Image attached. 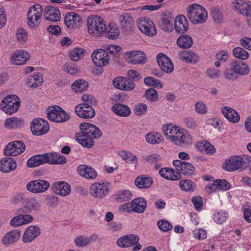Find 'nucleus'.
Returning <instances> with one entry per match:
<instances>
[{
  "mask_svg": "<svg viewBox=\"0 0 251 251\" xmlns=\"http://www.w3.org/2000/svg\"><path fill=\"white\" fill-rule=\"evenodd\" d=\"M81 132L76 134V138L80 144L84 147L90 148L94 146L93 139L102 135L100 130L95 125L82 123L79 126Z\"/></svg>",
  "mask_w": 251,
  "mask_h": 251,
  "instance_id": "f257e3e1",
  "label": "nucleus"
},
{
  "mask_svg": "<svg viewBox=\"0 0 251 251\" xmlns=\"http://www.w3.org/2000/svg\"><path fill=\"white\" fill-rule=\"evenodd\" d=\"M88 33L93 37L101 36L106 29L104 20L100 17L91 16L87 19Z\"/></svg>",
  "mask_w": 251,
  "mask_h": 251,
  "instance_id": "f03ea898",
  "label": "nucleus"
},
{
  "mask_svg": "<svg viewBox=\"0 0 251 251\" xmlns=\"http://www.w3.org/2000/svg\"><path fill=\"white\" fill-rule=\"evenodd\" d=\"M187 17L193 24H202L207 19L205 8L199 4H192L187 8Z\"/></svg>",
  "mask_w": 251,
  "mask_h": 251,
  "instance_id": "7ed1b4c3",
  "label": "nucleus"
},
{
  "mask_svg": "<svg viewBox=\"0 0 251 251\" xmlns=\"http://www.w3.org/2000/svg\"><path fill=\"white\" fill-rule=\"evenodd\" d=\"M42 12V7L40 4H35L29 8L27 11V24L30 28L34 29L39 26Z\"/></svg>",
  "mask_w": 251,
  "mask_h": 251,
  "instance_id": "20e7f679",
  "label": "nucleus"
},
{
  "mask_svg": "<svg viewBox=\"0 0 251 251\" xmlns=\"http://www.w3.org/2000/svg\"><path fill=\"white\" fill-rule=\"evenodd\" d=\"M47 111L48 119L52 122L63 123L70 119L69 114L58 106H50Z\"/></svg>",
  "mask_w": 251,
  "mask_h": 251,
  "instance_id": "39448f33",
  "label": "nucleus"
},
{
  "mask_svg": "<svg viewBox=\"0 0 251 251\" xmlns=\"http://www.w3.org/2000/svg\"><path fill=\"white\" fill-rule=\"evenodd\" d=\"M249 163L244 160L243 157L234 156L229 157L223 164V168L227 171L232 172L240 169L246 168Z\"/></svg>",
  "mask_w": 251,
  "mask_h": 251,
  "instance_id": "423d86ee",
  "label": "nucleus"
},
{
  "mask_svg": "<svg viewBox=\"0 0 251 251\" xmlns=\"http://www.w3.org/2000/svg\"><path fill=\"white\" fill-rule=\"evenodd\" d=\"M172 142L176 145L183 146L192 144L193 139L191 135L187 131L178 126L175 132Z\"/></svg>",
  "mask_w": 251,
  "mask_h": 251,
  "instance_id": "0eeeda50",
  "label": "nucleus"
},
{
  "mask_svg": "<svg viewBox=\"0 0 251 251\" xmlns=\"http://www.w3.org/2000/svg\"><path fill=\"white\" fill-rule=\"evenodd\" d=\"M89 192L90 195L93 198L101 200L107 195L108 189L107 186L104 183L95 182L90 186Z\"/></svg>",
  "mask_w": 251,
  "mask_h": 251,
  "instance_id": "6e6552de",
  "label": "nucleus"
},
{
  "mask_svg": "<svg viewBox=\"0 0 251 251\" xmlns=\"http://www.w3.org/2000/svg\"><path fill=\"white\" fill-rule=\"evenodd\" d=\"M140 30L149 36H153L156 34V29L153 23L149 18H142L137 22Z\"/></svg>",
  "mask_w": 251,
  "mask_h": 251,
  "instance_id": "1a4fd4ad",
  "label": "nucleus"
},
{
  "mask_svg": "<svg viewBox=\"0 0 251 251\" xmlns=\"http://www.w3.org/2000/svg\"><path fill=\"white\" fill-rule=\"evenodd\" d=\"M25 149L24 143L16 141L9 143L5 147L3 153L5 156H16L23 153Z\"/></svg>",
  "mask_w": 251,
  "mask_h": 251,
  "instance_id": "9d476101",
  "label": "nucleus"
},
{
  "mask_svg": "<svg viewBox=\"0 0 251 251\" xmlns=\"http://www.w3.org/2000/svg\"><path fill=\"white\" fill-rule=\"evenodd\" d=\"M49 187L50 183L43 179L32 180L26 184L27 190L30 192L36 194L46 191Z\"/></svg>",
  "mask_w": 251,
  "mask_h": 251,
  "instance_id": "9b49d317",
  "label": "nucleus"
},
{
  "mask_svg": "<svg viewBox=\"0 0 251 251\" xmlns=\"http://www.w3.org/2000/svg\"><path fill=\"white\" fill-rule=\"evenodd\" d=\"M30 128L33 135L40 136L48 131L49 125L47 121L41 118L35 119L32 121Z\"/></svg>",
  "mask_w": 251,
  "mask_h": 251,
  "instance_id": "f8f14e48",
  "label": "nucleus"
},
{
  "mask_svg": "<svg viewBox=\"0 0 251 251\" xmlns=\"http://www.w3.org/2000/svg\"><path fill=\"white\" fill-rule=\"evenodd\" d=\"M64 23L69 29L78 28L81 25L82 19L75 12H70L66 14L64 18Z\"/></svg>",
  "mask_w": 251,
  "mask_h": 251,
  "instance_id": "ddd939ff",
  "label": "nucleus"
},
{
  "mask_svg": "<svg viewBox=\"0 0 251 251\" xmlns=\"http://www.w3.org/2000/svg\"><path fill=\"white\" fill-rule=\"evenodd\" d=\"M92 59L94 63L100 67L107 65L109 61L108 52L102 49L95 50L92 54Z\"/></svg>",
  "mask_w": 251,
  "mask_h": 251,
  "instance_id": "4468645a",
  "label": "nucleus"
},
{
  "mask_svg": "<svg viewBox=\"0 0 251 251\" xmlns=\"http://www.w3.org/2000/svg\"><path fill=\"white\" fill-rule=\"evenodd\" d=\"M75 111L79 117L84 119H90L94 117L95 111L88 103H81L77 105Z\"/></svg>",
  "mask_w": 251,
  "mask_h": 251,
  "instance_id": "2eb2a0df",
  "label": "nucleus"
},
{
  "mask_svg": "<svg viewBox=\"0 0 251 251\" xmlns=\"http://www.w3.org/2000/svg\"><path fill=\"white\" fill-rule=\"evenodd\" d=\"M156 61L160 69L165 73L170 74L174 70V65L171 60L166 55L160 53L157 55Z\"/></svg>",
  "mask_w": 251,
  "mask_h": 251,
  "instance_id": "dca6fc26",
  "label": "nucleus"
},
{
  "mask_svg": "<svg viewBox=\"0 0 251 251\" xmlns=\"http://www.w3.org/2000/svg\"><path fill=\"white\" fill-rule=\"evenodd\" d=\"M125 55L127 62L132 64H144L146 62L145 54L140 51L133 50L126 52Z\"/></svg>",
  "mask_w": 251,
  "mask_h": 251,
  "instance_id": "f3484780",
  "label": "nucleus"
},
{
  "mask_svg": "<svg viewBox=\"0 0 251 251\" xmlns=\"http://www.w3.org/2000/svg\"><path fill=\"white\" fill-rule=\"evenodd\" d=\"M173 164L175 166L177 172H180L181 173L188 176L192 175L194 173L195 168L192 164L188 162L176 160L173 161Z\"/></svg>",
  "mask_w": 251,
  "mask_h": 251,
  "instance_id": "a211bd4d",
  "label": "nucleus"
},
{
  "mask_svg": "<svg viewBox=\"0 0 251 251\" xmlns=\"http://www.w3.org/2000/svg\"><path fill=\"white\" fill-rule=\"evenodd\" d=\"M233 3L235 11L244 16H251V2H247L243 0H235Z\"/></svg>",
  "mask_w": 251,
  "mask_h": 251,
  "instance_id": "6ab92c4d",
  "label": "nucleus"
},
{
  "mask_svg": "<svg viewBox=\"0 0 251 251\" xmlns=\"http://www.w3.org/2000/svg\"><path fill=\"white\" fill-rule=\"evenodd\" d=\"M30 58L29 53L24 50L16 51L11 56L10 60L13 64L22 65L25 64Z\"/></svg>",
  "mask_w": 251,
  "mask_h": 251,
  "instance_id": "aec40b11",
  "label": "nucleus"
},
{
  "mask_svg": "<svg viewBox=\"0 0 251 251\" xmlns=\"http://www.w3.org/2000/svg\"><path fill=\"white\" fill-rule=\"evenodd\" d=\"M44 16L46 19L52 21L58 22L61 18L59 10L52 5H48L44 10Z\"/></svg>",
  "mask_w": 251,
  "mask_h": 251,
  "instance_id": "412c9836",
  "label": "nucleus"
},
{
  "mask_svg": "<svg viewBox=\"0 0 251 251\" xmlns=\"http://www.w3.org/2000/svg\"><path fill=\"white\" fill-rule=\"evenodd\" d=\"M40 234V229L39 227L35 226H29L25 231L22 240L25 243H29L33 241Z\"/></svg>",
  "mask_w": 251,
  "mask_h": 251,
  "instance_id": "4be33fe9",
  "label": "nucleus"
},
{
  "mask_svg": "<svg viewBox=\"0 0 251 251\" xmlns=\"http://www.w3.org/2000/svg\"><path fill=\"white\" fill-rule=\"evenodd\" d=\"M139 237L135 234H129L119 238L117 242L120 247L127 248L138 243Z\"/></svg>",
  "mask_w": 251,
  "mask_h": 251,
  "instance_id": "5701e85b",
  "label": "nucleus"
},
{
  "mask_svg": "<svg viewBox=\"0 0 251 251\" xmlns=\"http://www.w3.org/2000/svg\"><path fill=\"white\" fill-rule=\"evenodd\" d=\"M52 189L56 194L62 196H66L71 192L70 185L64 181L54 183L52 186Z\"/></svg>",
  "mask_w": 251,
  "mask_h": 251,
  "instance_id": "b1692460",
  "label": "nucleus"
},
{
  "mask_svg": "<svg viewBox=\"0 0 251 251\" xmlns=\"http://www.w3.org/2000/svg\"><path fill=\"white\" fill-rule=\"evenodd\" d=\"M48 160V153L34 155L27 160V165L29 167H37L44 164H49Z\"/></svg>",
  "mask_w": 251,
  "mask_h": 251,
  "instance_id": "393cba45",
  "label": "nucleus"
},
{
  "mask_svg": "<svg viewBox=\"0 0 251 251\" xmlns=\"http://www.w3.org/2000/svg\"><path fill=\"white\" fill-rule=\"evenodd\" d=\"M78 173L82 177L86 179H93L97 176V173L92 167L86 165H81L77 167Z\"/></svg>",
  "mask_w": 251,
  "mask_h": 251,
  "instance_id": "a878e982",
  "label": "nucleus"
},
{
  "mask_svg": "<svg viewBox=\"0 0 251 251\" xmlns=\"http://www.w3.org/2000/svg\"><path fill=\"white\" fill-rule=\"evenodd\" d=\"M189 24L186 18L182 15L177 16L175 22V28L178 33H184L188 29Z\"/></svg>",
  "mask_w": 251,
  "mask_h": 251,
  "instance_id": "bb28decb",
  "label": "nucleus"
},
{
  "mask_svg": "<svg viewBox=\"0 0 251 251\" xmlns=\"http://www.w3.org/2000/svg\"><path fill=\"white\" fill-rule=\"evenodd\" d=\"M16 167V162L11 157H5L0 161V170L3 173H8L14 170Z\"/></svg>",
  "mask_w": 251,
  "mask_h": 251,
  "instance_id": "cd10ccee",
  "label": "nucleus"
},
{
  "mask_svg": "<svg viewBox=\"0 0 251 251\" xmlns=\"http://www.w3.org/2000/svg\"><path fill=\"white\" fill-rule=\"evenodd\" d=\"M159 174L162 177L171 180H178L181 177L180 173L175 171L170 168L161 169L159 171Z\"/></svg>",
  "mask_w": 251,
  "mask_h": 251,
  "instance_id": "c85d7f7f",
  "label": "nucleus"
},
{
  "mask_svg": "<svg viewBox=\"0 0 251 251\" xmlns=\"http://www.w3.org/2000/svg\"><path fill=\"white\" fill-rule=\"evenodd\" d=\"M230 64L234 71L238 75H246L249 74L250 68L248 65L241 61H233Z\"/></svg>",
  "mask_w": 251,
  "mask_h": 251,
  "instance_id": "c756f323",
  "label": "nucleus"
},
{
  "mask_svg": "<svg viewBox=\"0 0 251 251\" xmlns=\"http://www.w3.org/2000/svg\"><path fill=\"white\" fill-rule=\"evenodd\" d=\"M21 232L19 230H13L6 233L2 238V243L4 245H9L18 240Z\"/></svg>",
  "mask_w": 251,
  "mask_h": 251,
  "instance_id": "7c9ffc66",
  "label": "nucleus"
},
{
  "mask_svg": "<svg viewBox=\"0 0 251 251\" xmlns=\"http://www.w3.org/2000/svg\"><path fill=\"white\" fill-rule=\"evenodd\" d=\"M111 110L116 115L123 117L128 116L131 113L128 106L119 103L114 104L112 106Z\"/></svg>",
  "mask_w": 251,
  "mask_h": 251,
  "instance_id": "2f4dec72",
  "label": "nucleus"
},
{
  "mask_svg": "<svg viewBox=\"0 0 251 251\" xmlns=\"http://www.w3.org/2000/svg\"><path fill=\"white\" fill-rule=\"evenodd\" d=\"M222 112L224 116L230 122L237 123L240 120L239 114L230 107H224L222 109Z\"/></svg>",
  "mask_w": 251,
  "mask_h": 251,
  "instance_id": "473e14b6",
  "label": "nucleus"
},
{
  "mask_svg": "<svg viewBox=\"0 0 251 251\" xmlns=\"http://www.w3.org/2000/svg\"><path fill=\"white\" fill-rule=\"evenodd\" d=\"M131 203L132 211L136 213H143L147 207V202L143 198L134 199Z\"/></svg>",
  "mask_w": 251,
  "mask_h": 251,
  "instance_id": "72a5a7b5",
  "label": "nucleus"
},
{
  "mask_svg": "<svg viewBox=\"0 0 251 251\" xmlns=\"http://www.w3.org/2000/svg\"><path fill=\"white\" fill-rule=\"evenodd\" d=\"M180 59L186 63H196L199 61V57L195 52L188 50H182L179 53Z\"/></svg>",
  "mask_w": 251,
  "mask_h": 251,
  "instance_id": "f704fd0d",
  "label": "nucleus"
},
{
  "mask_svg": "<svg viewBox=\"0 0 251 251\" xmlns=\"http://www.w3.org/2000/svg\"><path fill=\"white\" fill-rule=\"evenodd\" d=\"M152 180L151 177L144 176H138L135 180V185L139 189L149 188L152 184Z\"/></svg>",
  "mask_w": 251,
  "mask_h": 251,
  "instance_id": "c9c22d12",
  "label": "nucleus"
},
{
  "mask_svg": "<svg viewBox=\"0 0 251 251\" xmlns=\"http://www.w3.org/2000/svg\"><path fill=\"white\" fill-rule=\"evenodd\" d=\"M49 164H64L66 162L65 157L55 152L48 153Z\"/></svg>",
  "mask_w": 251,
  "mask_h": 251,
  "instance_id": "e433bc0d",
  "label": "nucleus"
},
{
  "mask_svg": "<svg viewBox=\"0 0 251 251\" xmlns=\"http://www.w3.org/2000/svg\"><path fill=\"white\" fill-rule=\"evenodd\" d=\"M177 44L181 48L188 49L191 47L193 44L192 38L187 35L180 36L177 40Z\"/></svg>",
  "mask_w": 251,
  "mask_h": 251,
  "instance_id": "4c0bfd02",
  "label": "nucleus"
},
{
  "mask_svg": "<svg viewBox=\"0 0 251 251\" xmlns=\"http://www.w3.org/2000/svg\"><path fill=\"white\" fill-rule=\"evenodd\" d=\"M15 36L17 42L22 45H25L28 39L27 32L23 27H19L17 29Z\"/></svg>",
  "mask_w": 251,
  "mask_h": 251,
  "instance_id": "58836bf2",
  "label": "nucleus"
},
{
  "mask_svg": "<svg viewBox=\"0 0 251 251\" xmlns=\"http://www.w3.org/2000/svg\"><path fill=\"white\" fill-rule=\"evenodd\" d=\"M172 124L164 125L162 127V130L166 138L172 142L173 137L177 127Z\"/></svg>",
  "mask_w": 251,
  "mask_h": 251,
  "instance_id": "ea45409f",
  "label": "nucleus"
},
{
  "mask_svg": "<svg viewBox=\"0 0 251 251\" xmlns=\"http://www.w3.org/2000/svg\"><path fill=\"white\" fill-rule=\"evenodd\" d=\"M197 147L200 151H205L207 154H212L216 151L214 146L206 141L198 143Z\"/></svg>",
  "mask_w": 251,
  "mask_h": 251,
  "instance_id": "a19ab883",
  "label": "nucleus"
},
{
  "mask_svg": "<svg viewBox=\"0 0 251 251\" xmlns=\"http://www.w3.org/2000/svg\"><path fill=\"white\" fill-rule=\"evenodd\" d=\"M116 200L119 202L127 201L132 198V193L128 190L119 191L115 195Z\"/></svg>",
  "mask_w": 251,
  "mask_h": 251,
  "instance_id": "79ce46f5",
  "label": "nucleus"
},
{
  "mask_svg": "<svg viewBox=\"0 0 251 251\" xmlns=\"http://www.w3.org/2000/svg\"><path fill=\"white\" fill-rule=\"evenodd\" d=\"M25 206L26 209L30 211H38L40 209L41 205L36 199L28 197Z\"/></svg>",
  "mask_w": 251,
  "mask_h": 251,
  "instance_id": "37998d69",
  "label": "nucleus"
},
{
  "mask_svg": "<svg viewBox=\"0 0 251 251\" xmlns=\"http://www.w3.org/2000/svg\"><path fill=\"white\" fill-rule=\"evenodd\" d=\"M146 140L148 143L152 145L159 144L162 141L160 134L155 132L147 134L146 135Z\"/></svg>",
  "mask_w": 251,
  "mask_h": 251,
  "instance_id": "c03bdc74",
  "label": "nucleus"
},
{
  "mask_svg": "<svg viewBox=\"0 0 251 251\" xmlns=\"http://www.w3.org/2000/svg\"><path fill=\"white\" fill-rule=\"evenodd\" d=\"M20 104L19 103H14L12 104H5V103H0V109L3 111L6 114H8L11 115L15 112H16L19 108Z\"/></svg>",
  "mask_w": 251,
  "mask_h": 251,
  "instance_id": "a18cd8bd",
  "label": "nucleus"
},
{
  "mask_svg": "<svg viewBox=\"0 0 251 251\" xmlns=\"http://www.w3.org/2000/svg\"><path fill=\"white\" fill-rule=\"evenodd\" d=\"M171 18L167 16L163 17L159 22L160 28L165 31H171L173 29Z\"/></svg>",
  "mask_w": 251,
  "mask_h": 251,
  "instance_id": "49530a36",
  "label": "nucleus"
},
{
  "mask_svg": "<svg viewBox=\"0 0 251 251\" xmlns=\"http://www.w3.org/2000/svg\"><path fill=\"white\" fill-rule=\"evenodd\" d=\"M70 58L71 60L76 62L85 55V50L83 48H75L70 52Z\"/></svg>",
  "mask_w": 251,
  "mask_h": 251,
  "instance_id": "de8ad7c7",
  "label": "nucleus"
},
{
  "mask_svg": "<svg viewBox=\"0 0 251 251\" xmlns=\"http://www.w3.org/2000/svg\"><path fill=\"white\" fill-rule=\"evenodd\" d=\"M88 84L84 80L80 79L75 81L72 85V88L76 92H82L86 90Z\"/></svg>",
  "mask_w": 251,
  "mask_h": 251,
  "instance_id": "09e8293b",
  "label": "nucleus"
},
{
  "mask_svg": "<svg viewBox=\"0 0 251 251\" xmlns=\"http://www.w3.org/2000/svg\"><path fill=\"white\" fill-rule=\"evenodd\" d=\"M119 22L120 25L123 27H126L130 26L133 22V19L131 16L127 13H124L119 16Z\"/></svg>",
  "mask_w": 251,
  "mask_h": 251,
  "instance_id": "8fccbe9b",
  "label": "nucleus"
},
{
  "mask_svg": "<svg viewBox=\"0 0 251 251\" xmlns=\"http://www.w3.org/2000/svg\"><path fill=\"white\" fill-rule=\"evenodd\" d=\"M119 155L122 157L126 163L136 164L137 162L136 156L131 153H127L125 151H122L119 152Z\"/></svg>",
  "mask_w": 251,
  "mask_h": 251,
  "instance_id": "3c124183",
  "label": "nucleus"
},
{
  "mask_svg": "<svg viewBox=\"0 0 251 251\" xmlns=\"http://www.w3.org/2000/svg\"><path fill=\"white\" fill-rule=\"evenodd\" d=\"M233 54L236 58L242 60L247 59L249 56L248 52L240 47L234 48L233 50Z\"/></svg>",
  "mask_w": 251,
  "mask_h": 251,
  "instance_id": "603ef678",
  "label": "nucleus"
},
{
  "mask_svg": "<svg viewBox=\"0 0 251 251\" xmlns=\"http://www.w3.org/2000/svg\"><path fill=\"white\" fill-rule=\"evenodd\" d=\"M22 123H23V121L21 119L13 117L6 119L4 122V126L7 128L11 129L20 125Z\"/></svg>",
  "mask_w": 251,
  "mask_h": 251,
  "instance_id": "864d4df0",
  "label": "nucleus"
},
{
  "mask_svg": "<svg viewBox=\"0 0 251 251\" xmlns=\"http://www.w3.org/2000/svg\"><path fill=\"white\" fill-rule=\"evenodd\" d=\"M214 184L216 185V188L218 191H226L229 189L230 184L225 179H216L214 180Z\"/></svg>",
  "mask_w": 251,
  "mask_h": 251,
  "instance_id": "5fc2aeb1",
  "label": "nucleus"
},
{
  "mask_svg": "<svg viewBox=\"0 0 251 251\" xmlns=\"http://www.w3.org/2000/svg\"><path fill=\"white\" fill-rule=\"evenodd\" d=\"M25 211L22 209H19L18 210L19 215L13 217L10 222V224L12 227H17L24 225L22 220V214L21 213Z\"/></svg>",
  "mask_w": 251,
  "mask_h": 251,
  "instance_id": "6e6d98bb",
  "label": "nucleus"
},
{
  "mask_svg": "<svg viewBox=\"0 0 251 251\" xmlns=\"http://www.w3.org/2000/svg\"><path fill=\"white\" fill-rule=\"evenodd\" d=\"M109 29L106 33V37L108 39H117L119 35V30L117 26L114 25H109Z\"/></svg>",
  "mask_w": 251,
  "mask_h": 251,
  "instance_id": "4d7b16f0",
  "label": "nucleus"
},
{
  "mask_svg": "<svg viewBox=\"0 0 251 251\" xmlns=\"http://www.w3.org/2000/svg\"><path fill=\"white\" fill-rule=\"evenodd\" d=\"M210 15L214 21L217 23H220L223 20V15L219 9L216 7L211 8Z\"/></svg>",
  "mask_w": 251,
  "mask_h": 251,
  "instance_id": "13d9d810",
  "label": "nucleus"
},
{
  "mask_svg": "<svg viewBox=\"0 0 251 251\" xmlns=\"http://www.w3.org/2000/svg\"><path fill=\"white\" fill-rule=\"evenodd\" d=\"M224 75L226 79L231 81H234L238 77L230 64V66L226 69L224 72Z\"/></svg>",
  "mask_w": 251,
  "mask_h": 251,
  "instance_id": "bf43d9fd",
  "label": "nucleus"
},
{
  "mask_svg": "<svg viewBox=\"0 0 251 251\" xmlns=\"http://www.w3.org/2000/svg\"><path fill=\"white\" fill-rule=\"evenodd\" d=\"M144 96L147 100L150 101H155L157 99L158 94L157 91L155 89L153 88H150L146 91Z\"/></svg>",
  "mask_w": 251,
  "mask_h": 251,
  "instance_id": "052dcab7",
  "label": "nucleus"
},
{
  "mask_svg": "<svg viewBox=\"0 0 251 251\" xmlns=\"http://www.w3.org/2000/svg\"><path fill=\"white\" fill-rule=\"evenodd\" d=\"M144 83L147 86H153L154 87H162V84L160 80L152 77H146L144 78Z\"/></svg>",
  "mask_w": 251,
  "mask_h": 251,
  "instance_id": "680f3d73",
  "label": "nucleus"
},
{
  "mask_svg": "<svg viewBox=\"0 0 251 251\" xmlns=\"http://www.w3.org/2000/svg\"><path fill=\"white\" fill-rule=\"evenodd\" d=\"M28 197L26 193H20L12 197L11 200V202L12 203H18L20 202H23L25 205L26 201Z\"/></svg>",
  "mask_w": 251,
  "mask_h": 251,
  "instance_id": "e2e57ef3",
  "label": "nucleus"
},
{
  "mask_svg": "<svg viewBox=\"0 0 251 251\" xmlns=\"http://www.w3.org/2000/svg\"><path fill=\"white\" fill-rule=\"evenodd\" d=\"M21 103V100L16 95H9L3 99L1 103L10 104L12 103Z\"/></svg>",
  "mask_w": 251,
  "mask_h": 251,
  "instance_id": "0e129e2a",
  "label": "nucleus"
},
{
  "mask_svg": "<svg viewBox=\"0 0 251 251\" xmlns=\"http://www.w3.org/2000/svg\"><path fill=\"white\" fill-rule=\"evenodd\" d=\"M135 87V84L133 81L127 77H124L123 84H122V90L129 91L133 90Z\"/></svg>",
  "mask_w": 251,
  "mask_h": 251,
  "instance_id": "69168bd1",
  "label": "nucleus"
},
{
  "mask_svg": "<svg viewBox=\"0 0 251 251\" xmlns=\"http://www.w3.org/2000/svg\"><path fill=\"white\" fill-rule=\"evenodd\" d=\"M75 243L77 246L84 247L89 245V239L84 235L78 236L75 238Z\"/></svg>",
  "mask_w": 251,
  "mask_h": 251,
  "instance_id": "338daca9",
  "label": "nucleus"
},
{
  "mask_svg": "<svg viewBox=\"0 0 251 251\" xmlns=\"http://www.w3.org/2000/svg\"><path fill=\"white\" fill-rule=\"evenodd\" d=\"M194 182L190 180H181L179 182V186L181 189L184 191H188L193 189Z\"/></svg>",
  "mask_w": 251,
  "mask_h": 251,
  "instance_id": "774afa93",
  "label": "nucleus"
}]
</instances>
